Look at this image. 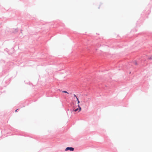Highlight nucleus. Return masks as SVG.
I'll return each mask as SVG.
<instances>
[{"label":"nucleus","mask_w":152,"mask_h":152,"mask_svg":"<svg viewBox=\"0 0 152 152\" xmlns=\"http://www.w3.org/2000/svg\"><path fill=\"white\" fill-rule=\"evenodd\" d=\"M77 106L78 107L76 108L73 107L70 109V110L71 113L73 112L74 113H75L74 112L77 113L79 112L81 110V107H80L79 104Z\"/></svg>","instance_id":"obj_1"},{"label":"nucleus","mask_w":152,"mask_h":152,"mask_svg":"<svg viewBox=\"0 0 152 152\" xmlns=\"http://www.w3.org/2000/svg\"><path fill=\"white\" fill-rule=\"evenodd\" d=\"M140 34V37L143 38V39L144 40H146L147 39V37L148 36V34L146 33H139L137 34V37L138 36V35Z\"/></svg>","instance_id":"obj_2"},{"label":"nucleus","mask_w":152,"mask_h":152,"mask_svg":"<svg viewBox=\"0 0 152 152\" xmlns=\"http://www.w3.org/2000/svg\"><path fill=\"white\" fill-rule=\"evenodd\" d=\"M27 101H28V100H26L20 102L19 103V104L20 105V107H25V105L24 104L26 103L27 105H28L29 104V103L28 102L27 103Z\"/></svg>","instance_id":"obj_3"},{"label":"nucleus","mask_w":152,"mask_h":152,"mask_svg":"<svg viewBox=\"0 0 152 152\" xmlns=\"http://www.w3.org/2000/svg\"><path fill=\"white\" fill-rule=\"evenodd\" d=\"M74 148L73 147H67L65 149V151H74Z\"/></svg>","instance_id":"obj_4"},{"label":"nucleus","mask_w":152,"mask_h":152,"mask_svg":"<svg viewBox=\"0 0 152 152\" xmlns=\"http://www.w3.org/2000/svg\"><path fill=\"white\" fill-rule=\"evenodd\" d=\"M19 29L18 28L15 29L14 28H12L11 31L12 33L13 34H16L18 32Z\"/></svg>","instance_id":"obj_5"},{"label":"nucleus","mask_w":152,"mask_h":152,"mask_svg":"<svg viewBox=\"0 0 152 152\" xmlns=\"http://www.w3.org/2000/svg\"><path fill=\"white\" fill-rule=\"evenodd\" d=\"M58 24V26H62V27H64V23H62L59 22H57V23H55V24Z\"/></svg>","instance_id":"obj_6"},{"label":"nucleus","mask_w":152,"mask_h":152,"mask_svg":"<svg viewBox=\"0 0 152 152\" xmlns=\"http://www.w3.org/2000/svg\"><path fill=\"white\" fill-rule=\"evenodd\" d=\"M102 131V132L101 133V134L105 136L106 133L105 131L104 130H103Z\"/></svg>","instance_id":"obj_7"},{"label":"nucleus","mask_w":152,"mask_h":152,"mask_svg":"<svg viewBox=\"0 0 152 152\" xmlns=\"http://www.w3.org/2000/svg\"><path fill=\"white\" fill-rule=\"evenodd\" d=\"M133 63L134 64L136 65H138V63L136 60H134L133 61Z\"/></svg>","instance_id":"obj_8"},{"label":"nucleus","mask_w":152,"mask_h":152,"mask_svg":"<svg viewBox=\"0 0 152 152\" xmlns=\"http://www.w3.org/2000/svg\"><path fill=\"white\" fill-rule=\"evenodd\" d=\"M137 31V29L136 28H134L132 29L131 31V32H132V31H133L134 32H136Z\"/></svg>","instance_id":"obj_9"},{"label":"nucleus","mask_w":152,"mask_h":152,"mask_svg":"<svg viewBox=\"0 0 152 152\" xmlns=\"http://www.w3.org/2000/svg\"><path fill=\"white\" fill-rule=\"evenodd\" d=\"M24 82L25 83V84H29V85H32V83H30L29 81L26 82V81H24Z\"/></svg>","instance_id":"obj_10"},{"label":"nucleus","mask_w":152,"mask_h":152,"mask_svg":"<svg viewBox=\"0 0 152 152\" xmlns=\"http://www.w3.org/2000/svg\"><path fill=\"white\" fill-rule=\"evenodd\" d=\"M147 59L148 60H152V55L151 56L148 57L147 58Z\"/></svg>","instance_id":"obj_11"},{"label":"nucleus","mask_w":152,"mask_h":152,"mask_svg":"<svg viewBox=\"0 0 152 152\" xmlns=\"http://www.w3.org/2000/svg\"><path fill=\"white\" fill-rule=\"evenodd\" d=\"M76 101L77 102V104H78V105L80 103V101L79 100V98L78 97L77 98Z\"/></svg>","instance_id":"obj_12"},{"label":"nucleus","mask_w":152,"mask_h":152,"mask_svg":"<svg viewBox=\"0 0 152 152\" xmlns=\"http://www.w3.org/2000/svg\"><path fill=\"white\" fill-rule=\"evenodd\" d=\"M62 92H63V93H67V94H69V93L67 92V91H62Z\"/></svg>","instance_id":"obj_13"},{"label":"nucleus","mask_w":152,"mask_h":152,"mask_svg":"<svg viewBox=\"0 0 152 152\" xmlns=\"http://www.w3.org/2000/svg\"><path fill=\"white\" fill-rule=\"evenodd\" d=\"M145 11H143V12H142V13L141 14V15H142L144 14H145L146 13L145 12Z\"/></svg>","instance_id":"obj_14"},{"label":"nucleus","mask_w":152,"mask_h":152,"mask_svg":"<svg viewBox=\"0 0 152 152\" xmlns=\"http://www.w3.org/2000/svg\"><path fill=\"white\" fill-rule=\"evenodd\" d=\"M102 46H103V47L107 46L108 47H109L108 45H104V44H103V45H102Z\"/></svg>","instance_id":"obj_15"},{"label":"nucleus","mask_w":152,"mask_h":152,"mask_svg":"<svg viewBox=\"0 0 152 152\" xmlns=\"http://www.w3.org/2000/svg\"><path fill=\"white\" fill-rule=\"evenodd\" d=\"M2 89V88H0V95H1L2 93V91H1V89Z\"/></svg>","instance_id":"obj_16"},{"label":"nucleus","mask_w":152,"mask_h":152,"mask_svg":"<svg viewBox=\"0 0 152 152\" xmlns=\"http://www.w3.org/2000/svg\"><path fill=\"white\" fill-rule=\"evenodd\" d=\"M74 96L76 98H78V97L77 96H76V95H75V94H74Z\"/></svg>","instance_id":"obj_17"},{"label":"nucleus","mask_w":152,"mask_h":152,"mask_svg":"<svg viewBox=\"0 0 152 152\" xmlns=\"http://www.w3.org/2000/svg\"><path fill=\"white\" fill-rule=\"evenodd\" d=\"M19 110V108H18L17 109H16L15 110V112H18V110Z\"/></svg>","instance_id":"obj_18"},{"label":"nucleus","mask_w":152,"mask_h":152,"mask_svg":"<svg viewBox=\"0 0 152 152\" xmlns=\"http://www.w3.org/2000/svg\"><path fill=\"white\" fill-rule=\"evenodd\" d=\"M58 91H60L62 92V91H63L62 90L60 89H58L57 90Z\"/></svg>","instance_id":"obj_19"},{"label":"nucleus","mask_w":152,"mask_h":152,"mask_svg":"<svg viewBox=\"0 0 152 152\" xmlns=\"http://www.w3.org/2000/svg\"><path fill=\"white\" fill-rule=\"evenodd\" d=\"M148 11L149 12H148V14L149 15V14L150 13V12H151V11H149V10H148Z\"/></svg>","instance_id":"obj_20"},{"label":"nucleus","mask_w":152,"mask_h":152,"mask_svg":"<svg viewBox=\"0 0 152 152\" xmlns=\"http://www.w3.org/2000/svg\"><path fill=\"white\" fill-rule=\"evenodd\" d=\"M22 29H21L20 30V33H22Z\"/></svg>","instance_id":"obj_21"},{"label":"nucleus","mask_w":152,"mask_h":152,"mask_svg":"<svg viewBox=\"0 0 152 152\" xmlns=\"http://www.w3.org/2000/svg\"><path fill=\"white\" fill-rule=\"evenodd\" d=\"M100 5H101V4L100 5V6H99V7H98V9H99V8H100Z\"/></svg>","instance_id":"obj_22"},{"label":"nucleus","mask_w":152,"mask_h":152,"mask_svg":"<svg viewBox=\"0 0 152 152\" xmlns=\"http://www.w3.org/2000/svg\"><path fill=\"white\" fill-rule=\"evenodd\" d=\"M129 74H131V72H129Z\"/></svg>","instance_id":"obj_23"},{"label":"nucleus","mask_w":152,"mask_h":152,"mask_svg":"<svg viewBox=\"0 0 152 152\" xmlns=\"http://www.w3.org/2000/svg\"><path fill=\"white\" fill-rule=\"evenodd\" d=\"M123 106H124V107H127L126 106H125V105H124Z\"/></svg>","instance_id":"obj_24"},{"label":"nucleus","mask_w":152,"mask_h":152,"mask_svg":"<svg viewBox=\"0 0 152 152\" xmlns=\"http://www.w3.org/2000/svg\"><path fill=\"white\" fill-rule=\"evenodd\" d=\"M11 78H9V79H10V80H11Z\"/></svg>","instance_id":"obj_25"},{"label":"nucleus","mask_w":152,"mask_h":152,"mask_svg":"<svg viewBox=\"0 0 152 152\" xmlns=\"http://www.w3.org/2000/svg\"><path fill=\"white\" fill-rule=\"evenodd\" d=\"M37 140H39V139H37Z\"/></svg>","instance_id":"obj_26"},{"label":"nucleus","mask_w":152,"mask_h":152,"mask_svg":"<svg viewBox=\"0 0 152 152\" xmlns=\"http://www.w3.org/2000/svg\"><path fill=\"white\" fill-rule=\"evenodd\" d=\"M151 0V1L152 2V0Z\"/></svg>","instance_id":"obj_27"},{"label":"nucleus","mask_w":152,"mask_h":152,"mask_svg":"<svg viewBox=\"0 0 152 152\" xmlns=\"http://www.w3.org/2000/svg\"><path fill=\"white\" fill-rule=\"evenodd\" d=\"M69 109H68L67 111H69Z\"/></svg>","instance_id":"obj_28"},{"label":"nucleus","mask_w":152,"mask_h":152,"mask_svg":"<svg viewBox=\"0 0 152 152\" xmlns=\"http://www.w3.org/2000/svg\"><path fill=\"white\" fill-rule=\"evenodd\" d=\"M37 100H35V101H34V102H35Z\"/></svg>","instance_id":"obj_29"},{"label":"nucleus","mask_w":152,"mask_h":152,"mask_svg":"<svg viewBox=\"0 0 152 152\" xmlns=\"http://www.w3.org/2000/svg\"><path fill=\"white\" fill-rule=\"evenodd\" d=\"M147 18H148V16H147Z\"/></svg>","instance_id":"obj_30"}]
</instances>
